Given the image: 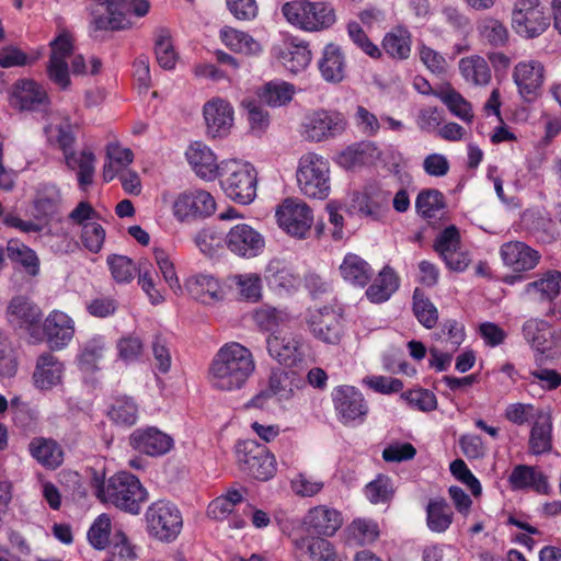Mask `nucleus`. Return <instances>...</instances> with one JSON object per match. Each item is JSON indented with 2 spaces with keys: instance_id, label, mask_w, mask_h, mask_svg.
Wrapping results in <instances>:
<instances>
[{
  "instance_id": "nucleus-1",
  "label": "nucleus",
  "mask_w": 561,
  "mask_h": 561,
  "mask_svg": "<svg viewBox=\"0 0 561 561\" xmlns=\"http://www.w3.org/2000/svg\"><path fill=\"white\" fill-rule=\"evenodd\" d=\"M255 369L250 350L237 342L227 343L219 348L209 367L213 387L232 391L241 389Z\"/></svg>"
},
{
  "instance_id": "nucleus-2",
  "label": "nucleus",
  "mask_w": 561,
  "mask_h": 561,
  "mask_svg": "<svg viewBox=\"0 0 561 561\" xmlns=\"http://www.w3.org/2000/svg\"><path fill=\"white\" fill-rule=\"evenodd\" d=\"M91 488L103 503H110L126 513L138 515L148 500V492L139 479L129 472H118L105 481L103 474L93 470Z\"/></svg>"
},
{
  "instance_id": "nucleus-3",
  "label": "nucleus",
  "mask_w": 561,
  "mask_h": 561,
  "mask_svg": "<svg viewBox=\"0 0 561 561\" xmlns=\"http://www.w3.org/2000/svg\"><path fill=\"white\" fill-rule=\"evenodd\" d=\"M220 185L226 195L236 203L248 205L256 196L257 173L252 164L238 160L222 161Z\"/></svg>"
},
{
  "instance_id": "nucleus-4",
  "label": "nucleus",
  "mask_w": 561,
  "mask_h": 561,
  "mask_svg": "<svg viewBox=\"0 0 561 561\" xmlns=\"http://www.w3.org/2000/svg\"><path fill=\"white\" fill-rule=\"evenodd\" d=\"M300 192L309 198L324 199L330 194V165L327 159L308 152L299 159L296 172Z\"/></svg>"
},
{
  "instance_id": "nucleus-5",
  "label": "nucleus",
  "mask_w": 561,
  "mask_h": 561,
  "mask_svg": "<svg viewBox=\"0 0 561 561\" xmlns=\"http://www.w3.org/2000/svg\"><path fill=\"white\" fill-rule=\"evenodd\" d=\"M149 536L162 542L174 541L181 533L183 519L178 507L169 501H157L145 514Z\"/></svg>"
},
{
  "instance_id": "nucleus-6",
  "label": "nucleus",
  "mask_w": 561,
  "mask_h": 561,
  "mask_svg": "<svg viewBox=\"0 0 561 561\" xmlns=\"http://www.w3.org/2000/svg\"><path fill=\"white\" fill-rule=\"evenodd\" d=\"M240 470L261 481L271 479L276 472L275 457L267 447L255 440H244L236 449Z\"/></svg>"
},
{
  "instance_id": "nucleus-7",
  "label": "nucleus",
  "mask_w": 561,
  "mask_h": 561,
  "mask_svg": "<svg viewBox=\"0 0 561 561\" xmlns=\"http://www.w3.org/2000/svg\"><path fill=\"white\" fill-rule=\"evenodd\" d=\"M550 25V14L539 0H516L512 10V26L526 38L541 35Z\"/></svg>"
},
{
  "instance_id": "nucleus-8",
  "label": "nucleus",
  "mask_w": 561,
  "mask_h": 561,
  "mask_svg": "<svg viewBox=\"0 0 561 561\" xmlns=\"http://www.w3.org/2000/svg\"><path fill=\"white\" fill-rule=\"evenodd\" d=\"M500 255L505 266L514 273L505 275L504 284L514 285L525 279V273L540 263L541 254L523 241H508L501 245Z\"/></svg>"
},
{
  "instance_id": "nucleus-9",
  "label": "nucleus",
  "mask_w": 561,
  "mask_h": 561,
  "mask_svg": "<svg viewBox=\"0 0 561 561\" xmlns=\"http://www.w3.org/2000/svg\"><path fill=\"white\" fill-rule=\"evenodd\" d=\"M114 4L115 8L111 15H96L93 18L90 23L92 32L129 30L133 27V22L127 18V13L142 18L150 10L149 0H116Z\"/></svg>"
},
{
  "instance_id": "nucleus-10",
  "label": "nucleus",
  "mask_w": 561,
  "mask_h": 561,
  "mask_svg": "<svg viewBox=\"0 0 561 561\" xmlns=\"http://www.w3.org/2000/svg\"><path fill=\"white\" fill-rule=\"evenodd\" d=\"M279 227L293 237L306 238L313 222L311 208L298 198H286L276 209Z\"/></svg>"
},
{
  "instance_id": "nucleus-11",
  "label": "nucleus",
  "mask_w": 561,
  "mask_h": 561,
  "mask_svg": "<svg viewBox=\"0 0 561 561\" xmlns=\"http://www.w3.org/2000/svg\"><path fill=\"white\" fill-rule=\"evenodd\" d=\"M43 312L41 308L25 296H14L7 307V319L9 323L19 329L25 330L32 337L42 340Z\"/></svg>"
},
{
  "instance_id": "nucleus-12",
  "label": "nucleus",
  "mask_w": 561,
  "mask_h": 561,
  "mask_svg": "<svg viewBox=\"0 0 561 561\" xmlns=\"http://www.w3.org/2000/svg\"><path fill=\"white\" fill-rule=\"evenodd\" d=\"M302 127L307 140L322 141L342 134L346 121L340 112L318 110L306 116Z\"/></svg>"
},
{
  "instance_id": "nucleus-13",
  "label": "nucleus",
  "mask_w": 561,
  "mask_h": 561,
  "mask_svg": "<svg viewBox=\"0 0 561 561\" xmlns=\"http://www.w3.org/2000/svg\"><path fill=\"white\" fill-rule=\"evenodd\" d=\"M307 324L312 335L325 344L336 345L343 337V319L333 308L323 307L311 312Z\"/></svg>"
},
{
  "instance_id": "nucleus-14",
  "label": "nucleus",
  "mask_w": 561,
  "mask_h": 561,
  "mask_svg": "<svg viewBox=\"0 0 561 561\" xmlns=\"http://www.w3.org/2000/svg\"><path fill=\"white\" fill-rule=\"evenodd\" d=\"M225 243L233 254L251 259L263 252L265 238L250 225L238 224L230 228L226 234Z\"/></svg>"
},
{
  "instance_id": "nucleus-15",
  "label": "nucleus",
  "mask_w": 561,
  "mask_h": 561,
  "mask_svg": "<svg viewBox=\"0 0 561 561\" xmlns=\"http://www.w3.org/2000/svg\"><path fill=\"white\" fill-rule=\"evenodd\" d=\"M215 209L214 197L204 190L183 192L173 204V214L181 221L190 217H208L215 213Z\"/></svg>"
},
{
  "instance_id": "nucleus-16",
  "label": "nucleus",
  "mask_w": 561,
  "mask_h": 561,
  "mask_svg": "<svg viewBox=\"0 0 561 561\" xmlns=\"http://www.w3.org/2000/svg\"><path fill=\"white\" fill-rule=\"evenodd\" d=\"M334 409L343 423L364 421L368 404L363 393L352 386H340L332 392Z\"/></svg>"
},
{
  "instance_id": "nucleus-17",
  "label": "nucleus",
  "mask_w": 561,
  "mask_h": 561,
  "mask_svg": "<svg viewBox=\"0 0 561 561\" xmlns=\"http://www.w3.org/2000/svg\"><path fill=\"white\" fill-rule=\"evenodd\" d=\"M513 78L523 100L534 102L541 94L545 81L543 65L537 60L520 61L514 68Z\"/></svg>"
},
{
  "instance_id": "nucleus-18",
  "label": "nucleus",
  "mask_w": 561,
  "mask_h": 561,
  "mask_svg": "<svg viewBox=\"0 0 561 561\" xmlns=\"http://www.w3.org/2000/svg\"><path fill=\"white\" fill-rule=\"evenodd\" d=\"M272 54L293 73L306 69L312 58L308 43L297 37H285L279 44L273 46Z\"/></svg>"
},
{
  "instance_id": "nucleus-19",
  "label": "nucleus",
  "mask_w": 561,
  "mask_h": 561,
  "mask_svg": "<svg viewBox=\"0 0 561 561\" xmlns=\"http://www.w3.org/2000/svg\"><path fill=\"white\" fill-rule=\"evenodd\" d=\"M129 445L148 456L159 457L169 453L173 445V438L157 427L135 430L129 436Z\"/></svg>"
},
{
  "instance_id": "nucleus-20",
  "label": "nucleus",
  "mask_w": 561,
  "mask_h": 561,
  "mask_svg": "<svg viewBox=\"0 0 561 561\" xmlns=\"http://www.w3.org/2000/svg\"><path fill=\"white\" fill-rule=\"evenodd\" d=\"M203 114L207 135L213 138L226 137L233 126V107L222 99H213L205 103Z\"/></svg>"
},
{
  "instance_id": "nucleus-21",
  "label": "nucleus",
  "mask_w": 561,
  "mask_h": 561,
  "mask_svg": "<svg viewBox=\"0 0 561 561\" xmlns=\"http://www.w3.org/2000/svg\"><path fill=\"white\" fill-rule=\"evenodd\" d=\"M352 206L362 216L381 221L389 213V193L373 186L366 187L353 194Z\"/></svg>"
},
{
  "instance_id": "nucleus-22",
  "label": "nucleus",
  "mask_w": 561,
  "mask_h": 561,
  "mask_svg": "<svg viewBox=\"0 0 561 561\" xmlns=\"http://www.w3.org/2000/svg\"><path fill=\"white\" fill-rule=\"evenodd\" d=\"M42 337L45 336L50 348L61 350L73 337V320L62 311L54 310L41 325Z\"/></svg>"
},
{
  "instance_id": "nucleus-23",
  "label": "nucleus",
  "mask_w": 561,
  "mask_h": 561,
  "mask_svg": "<svg viewBox=\"0 0 561 561\" xmlns=\"http://www.w3.org/2000/svg\"><path fill=\"white\" fill-rule=\"evenodd\" d=\"M321 78L330 84H340L347 77V60L341 46L329 43L318 60Z\"/></svg>"
},
{
  "instance_id": "nucleus-24",
  "label": "nucleus",
  "mask_w": 561,
  "mask_h": 561,
  "mask_svg": "<svg viewBox=\"0 0 561 561\" xmlns=\"http://www.w3.org/2000/svg\"><path fill=\"white\" fill-rule=\"evenodd\" d=\"M302 525L308 536L330 537L342 526V517L334 508L316 506L306 514Z\"/></svg>"
},
{
  "instance_id": "nucleus-25",
  "label": "nucleus",
  "mask_w": 561,
  "mask_h": 561,
  "mask_svg": "<svg viewBox=\"0 0 561 561\" xmlns=\"http://www.w3.org/2000/svg\"><path fill=\"white\" fill-rule=\"evenodd\" d=\"M293 543L296 561H336L334 546L323 537L300 536Z\"/></svg>"
},
{
  "instance_id": "nucleus-26",
  "label": "nucleus",
  "mask_w": 561,
  "mask_h": 561,
  "mask_svg": "<svg viewBox=\"0 0 561 561\" xmlns=\"http://www.w3.org/2000/svg\"><path fill=\"white\" fill-rule=\"evenodd\" d=\"M48 102L46 91L35 81L18 80L11 96L12 106L20 111H35Z\"/></svg>"
},
{
  "instance_id": "nucleus-27",
  "label": "nucleus",
  "mask_w": 561,
  "mask_h": 561,
  "mask_svg": "<svg viewBox=\"0 0 561 561\" xmlns=\"http://www.w3.org/2000/svg\"><path fill=\"white\" fill-rule=\"evenodd\" d=\"M186 158L195 173L202 179L214 180L221 171V162L217 163L214 152L201 141H195L188 147Z\"/></svg>"
},
{
  "instance_id": "nucleus-28",
  "label": "nucleus",
  "mask_w": 561,
  "mask_h": 561,
  "mask_svg": "<svg viewBox=\"0 0 561 561\" xmlns=\"http://www.w3.org/2000/svg\"><path fill=\"white\" fill-rule=\"evenodd\" d=\"M270 355L279 364L291 366L304 356L302 340L299 336H270L266 341Z\"/></svg>"
},
{
  "instance_id": "nucleus-29",
  "label": "nucleus",
  "mask_w": 561,
  "mask_h": 561,
  "mask_svg": "<svg viewBox=\"0 0 561 561\" xmlns=\"http://www.w3.org/2000/svg\"><path fill=\"white\" fill-rule=\"evenodd\" d=\"M294 374L284 369H273L268 378V387L250 401V405L260 407L263 399L276 396L278 400H288L294 393Z\"/></svg>"
},
{
  "instance_id": "nucleus-30",
  "label": "nucleus",
  "mask_w": 561,
  "mask_h": 561,
  "mask_svg": "<svg viewBox=\"0 0 561 561\" xmlns=\"http://www.w3.org/2000/svg\"><path fill=\"white\" fill-rule=\"evenodd\" d=\"M64 365L50 353L37 358L33 374L34 383L38 389L48 390L61 381Z\"/></svg>"
},
{
  "instance_id": "nucleus-31",
  "label": "nucleus",
  "mask_w": 561,
  "mask_h": 561,
  "mask_svg": "<svg viewBox=\"0 0 561 561\" xmlns=\"http://www.w3.org/2000/svg\"><path fill=\"white\" fill-rule=\"evenodd\" d=\"M524 294L538 296L542 302H553L561 294V272L546 271L539 278L525 285Z\"/></svg>"
},
{
  "instance_id": "nucleus-32",
  "label": "nucleus",
  "mask_w": 561,
  "mask_h": 561,
  "mask_svg": "<svg viewBox=\"0 0 561 561\" xmlns=\"http://www.w3.org/2000/svg\"><path fill=\"white\" fill-rule=\"evenodd\" d=\"M28 450L47 469H56L64 461V450L53 438L34 437L28 444Z\"/></svg>"
},
{
  "instance_id": "nucleus-33",
  "label": "nucleus",
  "mask_w": 561,
  "mask_h": 561,
  "mask_svg": "<svg viewBox=\"0 0 561 561\" xmlns=\"http://www.w3.org/2000/svg\"><path fill=\"white\" fill-rule=\"evenodd\" d=\"M508 481L513 489H533L538 493L547 494L549 484L547 477L536 467L518 465L512 470Z\"/></svg>"
},
{
  "instance_id": "nucleus-34",
  "label": "nucleus",
  "mask_w": 561,
  "mask_h": 561,
  "mask_svg": "<svg viewBox=\"0 0 561 561\" xmlns=\"http://www.w3.org/2000/svg\"><path fill=\"white\" fill-rule=\"evenodd\" d=\"M185 288L193 299L202 304H211L221 299L220 285L209 275L191 277L187 279Z\"/></svg>"
},
{
  "instance_id": "nucleus-35",
  "label": "nucleus",
  "mask_w": 561,
  "mask_h": 561,
  "mask_svg": "<svg viewBox=\"0 0 561 561\" xmlns=\"http://www.w3.org/2000/svg\"><path fill=\"white\" fill-rule=\"evenodd\" d=\"M340 273L344 280L359 287L366 286L373 276L370 265L360 256L353 253H348L344 256L340 265Z\"/></svg>"
},
{
  "instance_id": "nucleus-36",
  "label": "nucleus",
  "mask_w": 561,
  "mask_h": 561,
  "mask_svg": "<svg viewBox=\"0 0 561 561\" xmlns=\"http://www.w3.org/2000/svg\"><path fill=\"white\" fill-rule=\"evenodd\" d=\"M398 288L397 274L391 267L385 266L367 288L366 296L371 302L380 304L387 301Z\"/></svg>"
},
{
  "instance_id": "nucleus-37",
  "label": "nucleus",
  "mask_w": 561,
  "mask_h": 561,
  "mask_svg": "<svg viewBox=\"0 0 561 561\" xmlns=\"http://www.w3.org/2000/svg\"><path fill=\"white\" fill-rule=\"evenodd\" d=\"M106 351V342L102 335H95L85 341L78 355L80 369L87 373L99 370V363L104 358Z\"/></svg>"
},
{
  "instance_id": "nucleus-38",
  "label": "nucleus",
  "mask_w": 561,
  "mask_h": 561,
  "mask_svg": "<svg viewBox=\"0 0 561 561\" xmlns=\"http://www.w3.org/2000/svg\"><path fill=\"white\" fill-rule=\"evenodd\" d=\"M454 520V513L445 499H432L426 506V525L433 533H445Z\"/></svg>"
},
{
  "instance_id": "nucleus-39",
  "label": "nucleus",
  "mask_w": 561,
  "mask_h": 561,
  "mask_svg": "<svg viewBox=\"0 0 561 561\" xmlns=\"http://www.w3.org/2000/svg\"><path fill=\"white\" fill-rule=\"evenodd\" d=\"M220 39L236 53L255 55L262 49L260 43L250 34L227 25L220 30Z\"/></svg>"
},
{
  "instance_id": "nucleus-40",
  "label": "nucleus",
  "mask_w": 561,
  "mask_h": 561,
  "mask_svg": "<svg viewBox=\"0 0 561 561\" xmlns=\"http://www.w3.org/2000/svg\"><path fill=\"white\" fill-rule=\"evenodd\" d=\"M7 255L20 264L25 273L32 277L39 274L41 261L34 250L18 240H10L7 244Z\"/></svg>"
},
{
  "instance_id": "nucleus-41",
  "label": "nucleus",
  "mask_w": 561,
  "mask_h": 561,
  "mask_svg": "<svg viewBox=\"0 0 561 561\" xmlns=\"http://www.w3.org/2000/svg\"><path fill=\"white\" fill-rule=\"evenodd\" d=\"M294 94V84L286 81H270L257 93L260 101L272 107L288 104L293 100Z\"/></svg>"
},
{
  "instance_id": "nucleus-42",
  "label": "nucleus",
  "mask_w": 561,
  "mask_h": 561,
  "mask_svg": "<svg viewBox=\"0 0 561 561\" xmlns=\"http://www.w3.org/2000/svg\"><path fill=\"white\" fill-rule=\"evenodd\" d=\"M67 165L70 169L78 168V182L82 190L92 184L94 174V160L93 152L83 150L79 156L71 149L64 152Z\"/></svg>"
},
{
  "instance_id": "nucleus-43",
  "label": "nucleus",
  "mask_w": 561,
  "mask_h": 561,
  "mask_svg": "<svg viewBox=\"0 0 561 561\" xmlns=\"http://www.w3.org/2000/svg\"><path fill=\"white\" fill-rule=\"evenodd\" d=\"M382 49L393 59H408L411 53L410 32L403 27H397L387 33L382 41Z\"/></svg>"
},
{
  "instance_id": "nucleus-44",
  "label": "nucleus",
  "mask_w": 561,
  "mask_h": 561,
  "mask_svg": "<svg viewBox=\"0 0 561 561\" xmlns=\"http://www.w3.org/2000/svg\"><path fill=\"white\" fill-rule=\"evenodd\" d=\"M459 70L466 81L473 84L484 85L491 80V70L488 61L478 55L461 58Z\"/></svg>"
},
{
  "instance_id": "nucleus-45",
  "label": "nucleus",
  "mask_w": 561,
  "mask_h": 561,
  "mask_svg": "<svg viewBox=\"0 0 561 561\" xmlns=\"http://www.w3.org/2000/svg\"><path fill=\"white\" fill-rule=\"evenodd\" d=\"M336 21L333 7L328 2H307V31L329 28Z\"/></svg>"
},
{
  "instance_id": "nucleus-46",
  "label": "nucleus",
  "mask_w": 561,
  "mask_h": 561,
  "mask_svg": "<svg viewBox=\"0 0 561 561\" xmlns=\"http://www.w3.org/2000/svg\"><path fill=\"white\" fill-rule=\"evenodd\" d=\"M434 95L437 96L448 107V110L460 119L470 122L473 118L470 103L450 85L442 88L439 91H435Z\"/></svg>"
},
{
  "instance_id": "nucleus-47",
  "label": "nucleus",
  "mask_w": 561,
  "mask_h": 561,
  "mask_svg": "<svg viewBox=\"0 0 561 561\" xmlns=\"http://www.w3.org/2000/svg\"><path fill=\"white\" fill-rule=\"evenodd\" d=\"M154 54L157 62L165 70L175 67L178 54L174 50L170 32L167 28H159L154 41Z\"/></svg>"
},
{
  "instance_id": "nucleus-48",
  "label": "nucleus",
  "mask_w": 561,
  "mask_h": 561,
  "mask_svg": "<svg viewBox=\"0 0 561 561\" xmlns=\"http://www.w3.org/2000/svg\"><path fill=\"white\" fill-rule=\"evenodd\" d=\"M413 312L420 323L426 329H432L437 323L438 311L420 288H415L413 293Z\"/></svg>"
},
{
  "instance_id": "nucleus-49",
  "label": "nucleus",
  "mask_w": 561,
  "mask_h": 561,
  "mask_svg": "<svg viewBox=\"0 0 561 561\" xmlns=\"http://www.w3.org/2000/svg\"><path fill=\"white\" fill-rule=\"evenodd\" d=\"M445 206L443 193L434 188L421 191L415 201L416 211L427 219L435 218Z\"/></svg>"
},
{
  "instance_id": "nucleus-50",
  "label": "nucleus",
  "mask_w": 561,
  "mask_h": 561,
  "mask_svg": "<svg viewBox=\"0 0 561 561\" xmlns=\"http://www.w3.org/2000/svg\"><path fill=\"white\" fill-rule=\"evenodd\" d=\"M108 416L113 422L119 425L130 426L136 423L138 408L135 401L129 397H118L112 404Z\"/></svg>"
},
{
  "instance_id": "nucleus-51",
  "label": "nucleus",
  "mask_w": 561,
  "mask_h": 561,
  "mask_svg": "<svg viewBox=\"0 0 561 561\" xmlns=\"http://www.w3.org/2000/svg\"><path fill=\"white\" fill-rule=\"evenodd\" d=\"M523 335L531 346L540 352L549 347V324L545 320L529 319L523 325Z\"/></svg>"
},
{
  "instance_id": "nucleus-52",
  "label": "nucleus",
  "mask_w": 561,
  "mask_h": 561,
  "mask_svg": "<svg viewBox=\"0 0 561 561\" xmlns=\"http://www.w3.org/2000/svg\"><path fill=\"white\" fill-rule=\"evenodd\" d=\"M551 428L552 425L548 419L534 424L529 437V448L533 454L540 455L551 449Z\"/></svg>"
},
{
  "instance_id": "nucleus-53",
  "label": "nucleus",
  "mask_w": 561,
  "mask_h": 561,
  "mask_svg": "<svg viewBox=\"0 0 561 561\" xmlns=\"http://www.w3.org/2000/svg\"><path fill=\"white\" fill-rule=\"evenodd\" d=\"M436 335L445 344L444 350L456 352L465 341V329L457 320L449 319L443 322Z\"/></svg>"
},
{
  "instance_id": "nucleus-54",
  "label": "nucleus",
  "mask_w": 561,
  "mask_h": 561,
  "mask_svg": "<svg viewBox=\"0 0 561 561\" xmlns=\"http://www.w3.org/2000/svg\"><path fill=\"white\" fill-rule=\"evenodd\" d=\"M107 264L117 283H129L137 272L136 264L125 255L112 254L107 257Z\"/></svg>"
},
{
  "instance_id": "nucleus-55",
  "label": "nucleus",
  "mask_w": 561,
  "mask_h": 561,
  "mask_svg": "<svg viewBox=\"0 0 561 561\" xmlns=\"http://www.w3.org/2000/svg\"><path fill=\"white\" fill-rule=\"evenodd\" d=\"M111 519L108 515L101 514L88 530V540L98 550H103L110 542Z\"/></svg>"
},
{
  "instance_id": "nucleus-56",
  "label": "nucleus",
  "mask_w": 561,
  "mask_h": 561,
  "mask_svg": "<svg viewBox=\"0 0 561 561\" xmlns=\"http://www.w3.org/2000/svg\"><path fill=\"white\" fill-rule=\"evenodd\" d=\"M365 493L367 499L374 503H386L393 495L391 479L387 476L379 474L374 481L366 485Z\"/></svg>"
},
{
  "instance_id": "nucleus-57",
  "label": "nucleus",
  "mask_w": 561,
  "mask_h": 561,
  "mask_svg": "<svg viewBox=\"0 0 561 561\" xmlns=\"http://www.w3.org/2000/svg\"><path fill=\"white\" fill-rule=\"evenodd\" d=\"M240 295L248 301L256 302L262 296V279L259 274L234 276Z\"/></svg>"
},
{
  "instance_id": "nucleus-58",
  "label": "nucleus",
  "mask_w": 561,
  "mask_h": 561,
  "mask_svg": "<svg viewBox=\"0 0 561 561\" xmlns=\"http://www.w3.org/2000/svg\"><path fill=\"white\" fill-rule=\"evenodd\" d=\"M80 239L87 250L99 253L104 243L105 230L98 222H87L81 229Z\"/></svg>"
},
{
  "instance_id": "nucleus-59",
  "label": "nucleus",
  "mask_w": 561,
  "mask_h": 561,
  "mask_svg": "<svg viewBox=\"0 0 561 561\" xmlns=\"http://www.w3.org/2000/svg\"><path fill=\"white\" fill-rule=\"evenodd\" d=\"M47 138L50 142L56 141L58 147L67 152L71 150L76 140L72 126L69 123H62L57 126H48L45 128Z\"/></svg>"
},
{
  "instance_id": "nucleus-60",
  "label": "nucleus",
  "mask_w": 561,
  "mask_h": 561,
  "mask_svg": "<svg viewBox=\"0 0 561 561\" xmlns=\"http://www.w3.org/2000/svg\"><path fill=\"white\" fill-rule=\"evenodd\" d=\"M136 559L135 546L123 531H117L111 545V561H135Z\"/></svg>"
},
{
  "instance_id": "nucleus-61",
  "label": "nucleus",
  "mask_w": 561,
  "mask_h": 561,
  "mask_svg": "<svg viewBox=\"0 0 561 561\" xmlns=\"http://www.w3.org/2000/svg\"><path fill=\"white\" fill-rule=\"evenodd\" d=\"M156 263L169 287L174 291L181 290V285L173 262L162 249H154Z\"/></svg>"
},
{
  "instance_id": "nucleus-62",
  "label": "nucleus",
  "mask_w": 561,
  "mask_h": 561,
  "mask_svg": "<svg viewBox=\"0 0 561 561\" xmlns=\"http://www.w3.org/2000/svg\"><path fill=\"white\" fill-rule=\"evenodd\" d=\"M347 33L355 45L371 58H379L381 50L366 35L357 22H351L347 25Z\"/></svg>"
},
{
  "instance_id": "nucleus-63",
  "label": "nucleus",
  "mask_w": 561,
  "mask_h": 561,
  "mask_svg": "<svg viewBox=\"0 0 561 561\" xmlns=\"http://www.w3.org/2000/svg\"><path fill=\"white\" fill-rule=\"evenodd\" d=\"M49 60H66L73 54V37L67 31L62 30L50 43Z\"/></svg>"
},
{
  "instance_id": "nucleus-64",
  "label": "nucleus",
  "mask_w": 561,
  "mask_h": 561,
  "mask_svg": "<svg viewBox=\"0 0 561 561\" xmlns=\"http://www.w3.org/2000/svg\"><path fill=\"white\" fill-rule=\"evenodd\" d=\"M401 397L421 411H433L437 407L435 394L426 389L410 390L403 392Z\"/></svg>"
}]
</instances>
